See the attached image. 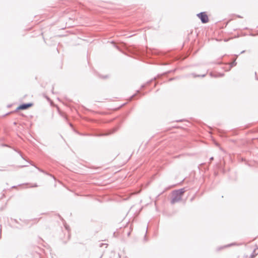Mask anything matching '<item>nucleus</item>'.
Listing matches in <instances>:
<instances>
[{
    "label": "nucleus",
    "instance_id": "nucleus-3",
    "mask_svg": "<svg viewBox=\"0 0 258 258\" xmlns=\"http://www.w3.org/2000/svg\"><path fill=\"white\" fill-rule=\"evenodd\" d=\"M33 105L32 103L24 104L19 106L17 110H25L29 108Z\"/></svg>",
    "mask_w": 258,
    "mask_h": 258
},
{
    "label": "nucleus",
    "instance_id": "nucleus-1",
    "mask_svg": "<svg viewBox=\"0 0 258 258\" xmlns=\"http://www.w3.org/2000/svg\"><path fill=\"white\" fill-rule=\"evenodd\" d=\"M184 192V190L183 189H180L179 190H176L173 191L172 192V198L171 201V203L172 204H174L175 203L180 201L182 199V197Z\"/></svg>",
    "mask_w": 258,
    "mask_h": 258
},
{
    "label": "nucleus",
    "instance_id": "nucleus-2",
    "mask_svg": "<svg viewBox=\"0 0 258 258\" xmlns=\"http://www.w3.org/2000/svg\"><path fill=\"white\" fill-rule=\"evenodd\" d=\"M197 16L201 19L203 23H206L209 22V18L206 12H202L198 14Z\"/></svg>",
    "mask_w": 258,
    "mask_h": 258
}]
</instances>
